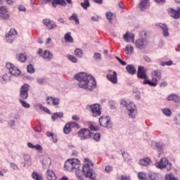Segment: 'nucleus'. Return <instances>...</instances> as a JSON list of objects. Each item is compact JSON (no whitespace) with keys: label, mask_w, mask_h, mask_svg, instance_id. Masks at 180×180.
I'll use <instances>...</instances> for the list:
<instances>
[{"label":"nucleus","mask_w":180,"mask_h":180,"mask_svg":"<svg viewBox=\"0 0 180 180\" xmlns=\"http://www.w3.org/2000/svg\"><path fill=\"white\" fill-rule=\"evenodd\" d=\"M160 65H162V67H164L165 65H172V61L169 60L167 62H162L160 63Z\"/></svg>","instance_id":"nucleus-54"},{"label":"nucleus","mask_w":180,"mask_h":180,"mask_svg":"<svg viewBox=\"0 0 180 180\" xmlns=\"http://www.w3.org/2000/svg\"><path fill=\"white\" fill-rule=\"evenodd\" d=\"M15 34H18V32L16 31V30L13 28L11 29L8 33L6 34V40L8 41V43L13 42V36H15Z\"/></svg>","instance_id":"nucleus-14"},{"label":"nucleus","mask_w":180,"mask_h":180,"mask_svg":"<svg viewBox=\"0 0 180 180\" xmlns=\"http://www.w3.org/2000/svg\"><path fill=\"white\" fill-rule=\"evenodd\" d=\"M98 122L101 126H102L103 127H105V129H112V126L113 125V124L112 123V120L108 116H101L99 118Z\"/></svg>","instance_id":"nucleus-8"},{"label":"nucleus","mask_w":180,"mask_h":180,"mask_svg":"<svg viewBox=\"0 0 180 180\" xmlns=\"http://www.w3.org/2000/svg\"><path fill=\"white\" fill-rule=\"evenodd\" d=\"M123 39L124 40H125V41H127V43H129V41H130V36H129V32H126L125 34H124L123 36Z\"/></svg>","instance_id":"nucleus-51"},{"label":"nucleus","mask_w":180,"mask_h":180,"mask_svg":"<svg viewBox=\"0 0 180 180\" xmlns=\"http://www.w3.org/2000/svg\"><path fill=\"white\" fill-rule=\"evenodd\" d=\"M155 165L158 168H160V169H164V168H167V167H169V169H171L172 165L168 162V160L167 158H162L160 162H156Z\"/></svg>","instance_id":"nucleus-11"},{"label":"nucleus","mask_w":180,"mask_h":180,"mask_svg":"<svg viewBox=\"0 0 180 180\" xmlns=\"http://www.w3.org/2000/svg\"><path fill=\"white\" fill-rule=\"evenodd\" d=\"M11 167L13 169H18V165H16L15 163H11Z\"/></svg>","instance_id":"nucleus-64"},{"label":"nucleus","mask_w":180,"mask_h":180,"mask_svg":"<svg viewBox=\"0 0 180 180\" xmlns=\"http://www.w3.org/2000/svg\"><path fill=\"white\" fill-rule=\"evenodd\" d=\"M75 79L79 82V88L87 89V91H94L96 88V81L92 75H88L85 72L76 74L74 77Z\"/></svg>","instance_id":"nucleus-1"},{"label":"nucleus","mask_w":180,"mask_h":180,"mask_svg":"<svg viewBox=\"0 0 180 180\" xmlns=\"http://www.w3.org/2000/svg\"><path fill=\"white\" fill-rule=\"evenodd\" d=\"M0 18L4 20L9 19V14H8V10L5 6L0 7Z\"/></svg>","instance_id":"nucleus-18"},{"label":"nucleus","mask_w":180,"mask_h":180,"mask_svg":"<svg viewBox=\"0 0 180 180\" xmlns=\"http://www.w3.org/2000/svg\"><path fill=\"white\" fill-rule=\"evenodd\" d=\"M27 71L30 74H34V67H33V65L32 64L28 65L27 67Z\"/></svg>","instance_id":"nucleus-42"},{"label":"nucleus","mask_w":180,"mask_h":180,"mask_svg":"<svg viewBox=\"0 0 180 180\" xmlns=\"http://www.w3.org/2000/svg\"><path fill=\"white\" fill-rule=\"evenodd\" d=\"M35 150H37V151H39V153L42 150V148H41V146L37 144V145H35L34 146V148Z\"/></svg>","instance_id":"nucleus-56"},{"label":"nucleus","mask_w":180,"mask_h":180,"mask_svg":"<svg viewBox=\"0 0 180 180\" xmlns=\"http://www.w3.org/2000/svg\"><path fill=\"white\" fill-rule=\"evenodd\" d=\"M80 5L85 10L88 9V8L91 6V4H89V0H84V2L81 3Z\"/></svg>","instance_id":"nucleus-35"},{"label":"nucleus","mask_w":180,"mask_h":180,"mask_svg":"<svg viewBox=\"0 0 180 180\" xmlns=\"http://www.w3.org/2000/svg\"><path fill=\"white\" fill-rule=\"evenodd\" d=\"M69 124V126H70V129L71 128H74V127H77V129H79V124H78V123L75 122H71L68 123Z\"/></svg>","instance_id":"nucleus-47"},{"label":"nucleus","mask_w":180,"mask_h":180,"mask_svg":"<svg viewBox=\"0 0 180 180\" xmlns=\"http://www.w3.org/2000/svg\"><path fill=\"white\" fill-rule=\"evenodd\" d=\"M89 109L90 110L91 115L93 116V117H98V116L102 115L101 105L98 103L89 105Z\"/></svg>","instance_id":"nucleus-5"},{"label":"nucleus","mask_w":180,"mask_h":180,"mask_svg":"<svg viewBox=\"0 0 180 180\" xmlns=\"http://www.w3.org/2000/svg\"><path fill=\"white\" fill-rule=\"evenodd\" d=\"M63 132L65 134H70L71 133V127L70 126V124L67 123L64 128H63Z\"/></svg>","instance_id":"nucleus-34"},{"label":"nucleus","mask_w":180,"mask_h":180,"mask_svg":"<svg viewBox=\"0 0 180 180\" xmlns=\"http://www.w3.org/2000/svg\"><path fill=\"white\" fill-rule=\"evenodd\" d=\"M32 176L33 179H35V180H43V177L41 176H40L39 174H37V172H34L32 174Z\"/></svg>","instance_id":"nucleus-38"},{"label":"nucleus","mask_w":180,"mask_h":180,"mask_svg":"<svg viewBox=\"0 0 180 180\" xmlns=\"http://www.w3.org/2000/svg\"><path fill=\"white\" fill-rule=\"evenodd\" d=\"M109 105L111 109H116V103L113 101H109Z\"/></svg>","instance_id":"nucleus-53"},{"label":"nucleus","mask_w":180,"mask_h":180,"mask_svg":"<svg viewBox=\"0 0 180 180\" xmlns=\"http://www.w3.org/2000/svg\"><path fill=\"white\" fill-rule=\"evenodd\" d=\"M83 171L86 174V178H89L90 180H96V174L94 169L89 168V163L83 166Z\"/></svg>","instance_id":"nucleus-6"},{"label":"nucleus","mask_w":180,"mask_h":180,"mask_svg":"<svg viewBox=\"0 0 180 180\" xmlns=\"http://www.w3.org/2000/svg\"><path fill=\"white\" fill-rule=\"evenodd\" d=\"M135 45L138 49H146L147 47V40L146 39H137L135 42Z\"/></svg>","instance_id":"nucleus-20"},{"label":"nucleus","mask_w":180,"mask_h":180,"mask_svg":"<svg viewBox=\"0 0 180 180\" xmlns=\"http://www.w3.org/2000/svg\"><path fill=\"white\" fill-rule=\"evenodd\" d=\"M165 180H178L176 177L172 174H167L165 175Z\"/></svg>","instance_id":"nucleus-37"},{"label":"nucleus","mask_w":180,"mask_h":180,"mask_svg":"<svg viewBox=\"0 0 180 180\" xmlns=\"http://www.w3.org/2000/svg\"><path fill=\"white\" fill-rule=\"evenodd\" d=\"M167 101H173L174 102H176V103H178L180 101L179 96L172 94H170L167 98Z\"/></svg>","instance_id":"nucleus-27"},{"label":"nucleus","mask_w":180,"mask_h":180,"mask_svg":"<svg viewBox=\"0 0 180 180\" xmlns=\"http://www.w3.org/2000/svg\"><path fill=\"white\" fill-rule=\"evenodd\" d=\"M38 54L44 58V60H47V61H50L53 58V53H50V51L48 50L44 51L43 53V49H39L38 51Z\"/></svg>","instance_id":"nucleus-12"},{"label":"nucleus","mask_w":180,"mask_h":180,"mask_svg":"<svg viewBox=\"0 0 180 180\" xmlns=\"http://www.w3.org/2000/svg\"><path fill=\"white\" fill-rule=\"evenodd\" d=\"M105 172H108V174L112 172L113 171V166L108 165L105 168Z\"/></svg>","instance_id":"nucleus-49"},{"label":"nucleus","mask_w":180,"mask_h":180,"mask_svg":"<svg viewBox=\"0 0 180 180\" xmlns=\"http://www.w3.org/2000/svg\"><path fill=\"white\" fill-rule=\"evenodd\" d=\"M150 162H151V159L149 158H146L139 160L140 165H143V167H147V165H149Z\"/></svg>","instance_id":"nucleus-28"},{"label":"nucleus","mask_w":180,"mask_h":180,"mask_svg":"<svg viewBox=\"0 0 180 180\" xmlns=\"http://www.w3.org/2000/svg\"><path fill=\"white\" fill-rule=\"evenodd\" d=\"M43 24L49 29V30H53L54 27H57V25H56V22L51 21V20L46 18L43 20Z\"/></svg>","instance_id":"nucleus-16"},{"label":"nucleus","mask_w":180,"mask_h":180,"mask_svg":"<svg viewBox=\"0 0 180 180\" xmlns=\"http://www.w3.org/2000/svg\"><path fill=\"white\" fill-rule=\"evenodd\" d=\"M69 20H74L77 25H79V19H78V15L77 13H72L70 17H69Z\"/></svg>","instance_id":"nucleus-31"},{"label":"nucleus","mask_w":180,"mask_h":180,"mask_svg":"<svg viewBox=\"0 0 180 180\" xmlns=\"http://www.w3.org/2000/svg\"><path fill=\"white\" fill-rule=\"evenodd\" d=\"M112 15H113L110 12L106 13V14H105V16H106L107 19L109 20L110 23V22H112Z\"/></svg>","instance_id":"nucleus-52"},{"label":"nucleus","mask_w":180,"mask_h":180,"mask_svg":"<svg viewBox=\"0 0 180 180\" xmlns=\"http://www.w3.org/2000/svg\"><path fill=\"white\" fill-rule=\"evenodd\" d=\"M159 177L158 175L155 173H153L149 176V180H158Z\"/></svg>","instance_id":"nucleus-48"},{"label":"nucleus","mask_w":180,"mask_h":180,"mask_svg":"<svg viewBox=\"0 0 180 180\" xmlns=\"http://www.w3.org/2000/svg\"><path fill=\"white\" fill-rule=\"evenodd\" d=\"M106 78L112 84H117V73L115 71H113L112 74L107 75Z\"/></svg>","instance_id":"nucleus-19"},{"label":"nucleus","mask_w":180,"mask_h":180,"mask_svg":"<svg viewBox=\"0 0 180 180\" xmlns=\"http://www.w3.org/2000/svg\"><path fill=\"white\" fill-rule=\"evenodd\" d=\"M94 58H95V60H101V53H96L94 54Z\"/></svg>","instance_id":"nucleus-59"},{"label":"nucleus","mask_w":180,"mask_h":180,"mask_svg":"<svg viewBox=\"0 0 180 180\" xmlns=\"http://www.w3.org/2000/svg\"><path fill=\"white\" fill-rule=\"evenodd\" d=\"M122 151V157L124 160H127V158H129V153H126V152H123V150H121Z\"/></svg>","instance_id":"nucleus-58"},{"label":"nucleus","mask_w":180,"mask_h":180,"mask_svg":"<svg viewBox=\"0 0 180 180\" xmlns=\"http://www.w3.org/2000/svg\"><path fill=\"white\" fill-rule=\"evenodd\" d=\"M126 70L130 75H134V74H136V68H134L133 65H127Z\"/></svg>","instance_id":"nucleus-25"},{"label":"nucleus","mask_w":180,"mask_h":180,"mask_svg":"<svg viewBox=\"0 0 180 180\" xmlns=\"http://www.w3.org/2000/svg\"><path fill=\"white\" fill-rule=\"evenodd\" d=\"M18 11H20L21 12H25L26 11V8H25L24 6H18Z\"/></svg>","instance_id":"nucleus-63"},{"label":"nucleus","mask_w":180,"mask_h":180,"mask_svg":"<svg viewBox=\"0 0 180 180\" xmlns=\"http://www.w3.org/2000/svg\"><path fill=\"white\" fill-rule=\"evenodd\" d=\"M64 167L67 171H74V169H79L81 165L77 159H68L65 162Z\"/></svg>","instance_id":"nucleus-3"},{"label":"nucleus","mask_w":180,"mask_h":180,"mask_svg":"<svg viewBox=\"0 0 180 180\" xmlns=\"http://www.w3.org/2000/svg\"><path fill=\"white\" fill-rule=\"evenodd\" d=\"M6 67L7 69H8L11 75H13L14 77H19V75H20V70H19V69L15 67V65L11 63H7Z\"/></svg>","instance_id":"nucleus-10"},{"label":"nucleus","mask_w":180,"mask_h":180,"mask_svg":"<svg viewBox=\"0 0 180 180\" xmlns=\"http://www.w3.org/2000/svg\"><path fill=\"white\" fill-rule=\"evenodd\" d=\"M121 105H123V106H125L127 108V110H129V115L134 119L136 117V105H134L133 103H127V101L125 100H122L121 101Z\"/></svg>","instance_id":"nucleus-4"},{"label":"nucleus","mask_w":180,"mask_h":180,"mask_svg":"<svg viewBox=\"0 0 180 180\" xmlns=\"http://www.w3.org/2000/svg\"><path fill=\"white\" fill-rule=\"evenodd\" d=\"M46 102H47V105H51V103H52L53 106L58 108V105H60V98L47 96Z\"/></svg>","instance_id":"nucleus-15"},{"label":"nucleus","mask_w":180,"mask_h":180,"mask_svg":"<svg viewBox=\"0 0 180 180\" xmlns=\"http://www.w3.org/2000/svg\"><path fill=\"white\" fill-rule=\"evenodd\" d=\"M51 165V161H50V159L48 158H45L42 160V167L44 169H46V168H49Z\"/></svg>","instance_id":"nucleus-26"},{"label":"nucleus","mask_w":180,"mask_h":180,"mask_svg":"<svg viewBox=\"0 0 180 180\" xmlns=\"http://www.w3.org/2000/svg\"><path fill=\"white\" fill-rule=\"evenodd\" d=\"M162 113L165 115V116H171L172 115V112L168 108H164L162 110Z\"/></svg>","instance_id":"nucleus-44"},{"label":"nucleus","mask_w":180,"mask_h":180,"mask_svg":"<svg viewBox=\"0 0 180 180\" xmlns=\"http://www.w3.org/2000/svg\"><path fill=\"white\" fill-rule=\"evenodd\" d=\"M46 178L48 180H57V176L51 169H48L46 172Z\"/></svg>","instance_id":"nucleus-23"},{"label":"nucleus","mask_w":180,"mask_h":180,"mask_svg":"<svg viewBox=\"0 0 180 180\" xmlns=\"http://www.w3.org/2000/svg\"><path fill=\"white\" fill-rule=\"evenodd\" d=\"M148 6H150V0H141L139 4V7L141 11H145Z\"/></svg>","instance_id":"nucleus-22"},{"label":"nucleus","mask_w":180,"mask_h":180,"mask_svg":"<svg viewBox=\"0 0 180 180\" xmlns=\"http://www.w3.org/2000/svg\"><path fill=\"white\" fill-rule=\"evenodd\" d=\"M124 51L126 54H133L134 48L131 45H127Z\"/></svg>","instance_id":"nucleus-33"},{"label":"nucleus","mask_w":180,"mask_h":180,"mask_svg":"<svg viewBox=\"0 0 180 180\" xmlns=\"http://www.w3.org/2000/svg\"><path fill=\"white\" fill-rule=\"evenodd\" d=\"M78 137L80 138V140H88V139L92 138L94 134L91 133V130L89 129H82L77 132Z\"/></svg>","instance_id":"nucleus-7"},{"label":"nucleus","mask_w":180,"mask_h":180,"mask_svg":"<svg viewBox=\"0 0 180 180\" xmlns=\"http://www.w3.org/2000/svg\"><path fill=\"white\" fill-rule=\"evenodd\" d=\"M116 60L119 61L120 63H121L122 65H127V63L124 61H123L120 58L115 56Z\"/></svg>","instance_id":"nucleus-55"},{"label":"nucleus","mask_w":180,"mask_h":180,"mask_svg":"<svg viewBox=\"0 0 180 180\" xmlns=\"http://www.w3.org/2000/svg\"><path fill=\"white\" fill-rule=\"evenodd\" d=\"M68 58L70 61H72V63H77V58L74 56L68 55Z\"/></svg>","instance_id":"nucleus-50"},{"label":"nucleus","mask_w":180,"mask_h":180,"mask_svg":"<svg viewBox=\"0 0 180 180\" xmlns=\"http://www.w3.org/2000/svg\"><path fill=\"white\" fill-rule=\"evenodd\" d=\"M141 37L145 40V39H147V37H148V32H147V31L143 30L142 32H141L140 33Z\"/></svg>","instance_id":"nucleus-45"},{"label":"nucleus","mask_w":180,"mask_h":180,"mask_svg":"<svg viewBox=\"0 0 180 180\" xmlns=\"http://www.w3.org/2000/svg\"><path fill=\"white\" fill-rule=\"evenodd\" d=\"M17 58L20 63H25L26 60H27V56L23 53H20L17 55Z\"/></svg>","instance_id":"nucleus-32"},{"label":"nucleus","mask_w":180,"mask_h":180,"mask_svg":"<svg viewBox=\"0 0 180 180\" xmlns=\"http://www.w3.org/2000/svg\"><path fill=\"white\" fill-rule=\"evenodd\" d=\"M76 176L78 180H84L85 177H86V174L85 172H84V167H82V171L79 169L75 172Z\"/></svg>","instance_id":"nucleus-21"},{"label":"nucleus","mask_w":180,"mask_h":180,"mask_svg":"<svg viewBox=\"0 0 180 180\" xmlns=\"http://www.w3.org/2000/svg\"><path fill=\"white\" fill-rule=\"evenodd\" d=\"M138 178L139 180H146L147 179V175L146 174V173L140 172L139 173H138Z\"/></svg>","instance_id":"nucleus-40"},{"label":"nucleus","mask_w":180,"mask_h":180,"mask_svg":"<svg viewBox=\"0 0 180 180\" xmlns=\"http://www.w3.org/2000/svg\"><path fill=\"white\" fill-rule=\"evenodd\" d=\"M38 84H46V79L44 78H41L37 79Z\"/></svg>","instance_id":"nucleus-62"},{"label":"nucleus","mask_w":180,"mask_h":180,"mask_svg":"<svg viewBox=\"0 0 180 180\" xmlns=\"http://www.w3.org/2000/svg\"><path fill=\"white\" fill-rule=\"evenodd\" d=\"M19 102L21 103V105H22V106H23V108H25L27 109H29V108H30V104L26 103V101H23L22 98H20Z\"/></svg>","instance_id":"nucleus-41"},{"label":"nucleus","mask_w":180,"mask_h":180,"mask_svg":"<svg viewBox=\"0 0 180 180\" xmlns=\"http://www.w3.org/2000/svg\"><path fill=\"white\" fill-rule=\"evenodd\" d=\"M84 53L82 52V49H76L75 51V55L76 56V57H79V58H81V57H82Z\"/></svg>","instance_id":"nucleus-39"},{"label":"nucleus","mask_w":180,"mask_h":180,"mask_svg":"<svg viewBox=\"0 0 180 180\" xmlns=\"http://www.w3.org/2000/svg\"><path fill=\"white\" fill-rule=\"evenodd\" d=\"M137 77L140 79H144L143 82V84L150 85V86H157V82L158 81L157 78H153L152 81L147 79V72L146 69L143 66H139L138 68Z\"/></svg>","instance_id":"nucleus-2"},{"label":"nucleus","mask_w":180,"mask_h":180,"mask_svg":"<svg viewBox=\"0 0 180 180\" xmlns=\"http://www.w3.org/2000/svg\"><path fill=\"white\" fill-rule=\"evenodd\" d=\"M154 2L156 4H160V5H162V4H165L166 0H154Z\"/></svg>","instance_id":"nucleus-61"},{"label":"nucleus","mask_w":180,"mask_h":180,"mask_svg":"<svg viewBox=\"0 0 180 180\" xmlns=\"http://www.w3.org/2000/svg\"><path fill=\"white\" fill-rule=\"evenodd\" d=\"M57 5L65 6V5H67V3L65 2V0H53L52 6H53V8H57Z\"/></svg>","instance_id":"nucleus-24"},{"label":"nucleus","mask_w":180,"mask_h":180,"mask_svg":"<svg viewBox=\"0 0 180 180\" xmlns=\"http://www.w3.org/2000/svg\"><path fill=\"white\" fill-rule=\"evenodd\" d=\"M167 13H169V16L173 19H179L180 18V7H177V11L175 9L170 8L167 9Z\"/></svg>","instance_id":"nucleus-13"},{"label":"nucleus","mask_w":180,"mask_h":180,"mask_svg":"<svg viewBox=\"0 0 180 180\" xmlns=\"http://www.w3.org/2000/svg\"><path fill=\"white\" fill-rule=\"evenodd\" d=\"M63 112H56L53 113V115L51 116L53 120H56V119H58V117L60 119H61V117H63Z\"/></svg>","instance_id":"nucleus-36"},{"label":"nucleus","mask_w":180,"mask_h":180,"mask_svg":"<svg viewBox=\"0 0 180 180\" xmlns=\"http://www.w3.org/2000/svg\"><path fill=\"white\" fill-rule=\"evenodd\" d=\"M91 134H93L91 137H93L95 141H99L101 140V134L99 133H96V134L91 133Z\"/></svg>","instance_id":"nucleus-43"},{"label":"nucleus","mask_w":180,"mask_h":180,"mask_svg":"<svg viewBox=\"0 0 180 180\" xmlns=\"http://www.w3.org/2000/svg\"><path fill=\"white\" fill-rule=\"evenodd\" d=\"M155 26H158L162 30V34L164 37H168L169 36V32H168L169 28L168 26L164 23L156 24Z\"/></svg>","instance_id":"nucleus-17"},{"label":"nucleus","mask_w":180,"mask_h":180,"mask_svg":"<svg viewBox=\"0 0 180 180\" xmlns=\"http://www.w3.org/2000/svg\"><path fill=\"white\" fill-rule=\"evenodd\" d=\"M65 41L66 43H74V39L71 36V32H68L65 34Z\"/></svg>","instance_id":"nucleus-29"},{"label":"nucleus","mask_w":180,"mask_h":180,"mask_svg":"<svg viewBox=\"0 0 180 180\" xmlns=\"http://www.w3.org/2000/svg\"><path fill=\"white\" fill-rule=\"evenodd\" d=\"M53 0H39V4L41 5H46V4H49V2H51Z\"/></svg>","instance_id":"nucleus-57"},{"label":"nucleus","mask_w":180,"mask_h":180,"mask_svg":"<svg viewBox=\"0 0 180 180\" xmlns=\"http://www.w3.org/2000/svg\"><path fill=\"white\" fill-rule=\"evenodd\" d=\"M130 176L121 175V180H130Z\"/></svg>","instance_id":"nucleus-60"},{"label":"nucleus","mask_w":180,"mask_h":180,"mask_svg":"<svg viewBox=\"0 0 180 180\" xmlns=\"http://www.w3.org/2000/svg\"><path fill=\"white\" fill-rule=\"evenodd\" d=\"M29 89H30V85L24 84L20 88V97L21 99H27L29 98Z\"/></svg>","instance_id":"nucleus-9"},{"label":"nucleus","mask_w":180,"mask_h":180,"mask_svg":"<svg viewBox=\"0 0 180 180\" xmlns=\"http://www.w3.org/2000/svg\"><path fill=\"white\" fill-rule=\"evenodd\" d=\"M153 75L155 78H158V79H161V72L160 70H154Z\"/></svg>","instance_id":"nucleus-46"},{"label":"nucleus","mask_w":180,"mask_h":180,"mask_svg":"<svg viewBox=\"0 0 180 180\" xmlns=\"http://www.w3.org/2000/svg\"><path fill=\"white\" fill-rule=\"evenodd\" d=\"M88 126L89 129H90V130H92V131H98V130H99V128L98 127L96 123L89 122L88 123Z\"/></svg>","instance_id":"nucleus-30"}]
</instances>
